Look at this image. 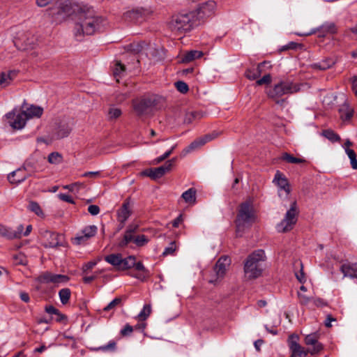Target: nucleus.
<instances>
[{
    "label": "nucleus",
    "instance_id": "obj_56",
    "mask_svg": "<svg viewBox=\"0 0 357 357\" xmlns=\"http://www.w3.org/2000/svg\"><path fill=\"white\" fill-rule=\"evenodd\" d=\"M198 116V114L195 112H188L185 114V118H184V123L189 124L191 123L194 119L197 118Z\"/></svg>",
    "mask_w": 357,
    "mask_h": 357
},
{
    "label": "nucleus",
    "instance_id": "obj_57",
    "mask_svg": "<svg viewBox=\"0 0 357 357\" xmlns=\"http://www.w3.org/2000/svg\"><path fill=\"white\" fill-rule=\"evenodd\" d=\"M176 147V145L175 146H173L170 150H169L168 151L165 152L162 155L157 158L155 159L154 162L155 164H158L161 162H162L163 160H165L166 158H167L168 157H169V155L172 153L174 149H175Z\"/></svg>",
    "mask_w": 357,
    "mask_h": 357
},
{
    "label": "nucleus",
    "instance_id": "obj_48",
    "mask_svg": "<svg viewBox=\"0 0 357 357\" xmlns=\"http://www.w3.org/2000/svg\"><path fill=\"white\" fill-rule=\"evenodd\" d=\"M128 50L131 52L137 54L143 50V44L138 43H131L129 45H128Z\"/></svg>",
    "mask_w": 357,
    "mask_h": 357
},
{
    "label": "nucleus",
    "instance_id": "obj_27",
    "mask_svg": "<svg viewBox=\"0 0 357 357\" xmlns=\"http://www.w3.org/2000/svg\"><path fill=\"white\" fill-rule=\"evenodd\" d=\"M339 114L342 121H349L353 116L354 109L347 104H344L339 109Z\"/></svg>",
    "mask_w": 357,
    "mask_h": 357
},
{
    "label": "nucleus",
    "instance_id": "obj_58",
    "mask_svg": "<svg viewBox=\"0 0 357 357\" xmlns=\"http://www.w3.org/2000/svg\"><path fill=\"white\" fill-rule=\"evenodd\" d=\"M302 45L295 43V42H289L287 45H284L281 47L282 51H285L288 50H296L298 47H301Z\"/></svg>",
    "mask_w": 357,
    "mask_h": 357
},
{
    "label": "nucleus",
    "instance_id": "obj_49",
    "mask_svg": "<svg viewBox=\"0 0 357 357\" xmlns=\"http://www.w3.org/2000/svg\"><path fill=\"white\" fill-rule=\"evenodd\" d=\"M175 86L176 89L182 93H186L189 90L188 84L183 81L176 82L175 83Z\"/></svg>",
    "mask_w": 357,
    "mask_h": 357
},
{
    "label": "nucleus",
    "instance_id": "obj_34",
    "mask_svg": "<svg viewBox=\"0 0 357 357\" xmlns=\"http://www.w3.org/2000/svg\"><path fill=\"white\" fill-rule=\"evenodd\" d=\"M70 296H71V291L68 288L61 289L59 291V296L61 303L63 305H66L68 303Z\"/></svg>",
    "mask_w": 357,
    "mask_h": 357
},
{
    "label": "nucleus",
    "instance_id": "obj_33",
    "mask_svg": "<svg viewBox=\"0 0 357 357\" xmlns=\"http://www.w3.org/2000/svg\"><path fill=\"white\" fill-rule=\"evenodd\" d=\"M135 256H129L125 259H122V264L120 267V271H125L127 269H130L135 265Z\"/></svg>",
    "mask_w": 357,
    "mask_h": 357
},
{
    "label": "nucleus",
    "instance_id": "obj_24",
    "mask_svg": "<svg viewBox=\"0 0 357 357\" xmlns=\"http://www.w3.org/2000/svg\"><path fill=\"white\" fill-rule=\"evenodd\" d=\"M17 73L15 71L3 72L0 73V87L5 88L10 85Z\"/></svg>",
    "mask_w": 357,
    "mask_h": 357
},
{
    "label": "nucleus",
    "instance_id": "obj_59",
    "mask_svg": "<svg viewBox=\"0 0 357 357\" xmlns=\"http://www.w3.org/2000/svg\"><path fill=\"white\" fill-rule=\"evenodd\" d=\"M272 77L270 74L265 75L262 78L258 79L256 82V84L259 86L263 85V84H268L271 82Z\"/></svg>",
    "mask_w": 357,
    "mask_h": 357
},
{
    "label": "nucleus",
    "instance_id": "obj_41",
    "mask_svg": "<svg viewBox=\"0 0 357 357\" xmlns=\"http://www.w3.org/2000/svg\"><path fill=\"white\" fill-rule=\"evenodd\" d=\"M28 208L35 213L38 216H43V210L37 202L31 201L29 204Z\"/></svg>",
    "mask_w": 357,
    "mask_h": 357
},
{
    "label": "nucleus",
    "instance_id": "obj_32",
    "mask_svg": "<svg viewBox=\"0 0 357 357\" xmlns=\"http://www.w3.org/2000/svg\"><path fill=\"white\" fill-rule=\"evenodd\" d=\"M281 159L291 164H301L306 162V160L304 158L294 157L293 155L286 152L282 153Z\"/></svg>",
    "mask_w": 357,
    "mask_h": 357
},
{
    "label": "nucleus",
    "instance_id": "obj_52",
    "mask_svg": "<svg viewBox=\"0 0 357 357\" xmlns=\"http://www.w3.org/2000/svg\"><path fill=\"white\" fill-rule=\"evenodd\" d=\"M115 349H116V342L114 341H110L107 345L100 347L97 349H94L95 351L101 350L103 351H114Z\"/></svg>",
    "mask_w": 357,
    "mask_h": 357
},
{
    "label": "nucleus",
    "instance_id": "obj_51",
    "mask_svg": "<svg viewBox=\"0 0 357 357\" xmlns=\"http://www.w3.org/2000/svg\"><path fill=\"white\" fill-rule=\"evenodd\" d=\"M121 115V110L119 108H110L108 112V116L110 119H116Z\"/></svg>",
    "mask_w": 357,
    "mask_h": 357
},
{
    "label": "nucleus",
    "instance_id": "obj_22",
    "mask_svg": "<svg viewBox=\"0 0 357 357\" xmlns=\"http://www.w3.org/2000/svg\"><path fill=\"white\" fill-rule=\"evenodd\" d=\"M273 182H275L277 185L280 190H283L286 195H289L291 192V188L287 178L279 171L275 175Z\"/></svg>",
    "mask_w": 357,
    "mask_h": 357
},
{
    "label": "nucleus",
    "instance_id": "obj_40",
    "mask_svg": "<svg viewBox=\"0 0 357 357\" xmlns=\"http://www.w3.org/2000/svg\"><path fill=\"white\" fill-rule=\"evenodd\" d=\"M97 232V227L95 225H90L84 227L82 233L88 239L94 236Z\"/></svg>",
    "mask_w": 357,
    "mask_h": 357
},
{
    "label": "nucleus",
    "instance_id": "obj_25",
    "mask_svg": "<svg viewBox=\"0 0 357 357\" xmlns=\"http://www.w3.org/2000/svg\"><path fill=\"white\" fill-rule=\"evenodd\" d=\"M23 112L26 114L27 119L33 117H40L43 114V109L42 107L35 105H31L29 107L25 108L23 105Z\"/></svg>",
    "mask_w": 357,
    "mask_h": 357
},
{
    "label": "nucleus",
    "instance_id": "obj_12",
    "mask_svg": "<svg viewBox=\"0 0 357 357\" xmlns=\"http://www.w3.org/2000/svg\"><path fill=\"white\" fill-rule=\"evenodd\" d=\"M176 158H172L166 162L164 165L156 168H149L141 172V175L149 176L151 178L155 180L161 178L165 174L171 170Z\"/></svg>",
    "mask_w": 357,
    "mask_h": 357
},
{
    "label": "nucleus",
    "instance_id": "obj_31",
    "mask_svg": "<svg viewBox=\"0 0 357 357\" xmlns=\"http://www.w3.org/2000/svg\"><path fill=\"white\" fill-rule=\"evenodd\" d=\"M196 190L192 188L185 191L182 194L181 197L186 203L189 204H195L196 203Z\"/></svg>",
    "mask_w": 357,
    "mask_h": 357
},
{
    "label": "nucleus",
    "instance_id": "obj_5",
    "mask_svg": "<svg viewBox=\"0 0 357 357\" xmlns=\"http://www.w3.org/2000/svg\"><path fill=\"white\" fill-rule=\"evenodd\" d=\"M266 260V255L263 250H257L247 257L244 263L245 277L253 280L260 277L263 272L261 263Z\"/></svg>",
    "mask_w": 357,
    "mask_h": 357
},
{
    "label": "nucleus",
    "instance_id": "obj_4",
    "mask_svg": "<svg viewBox=\"0 0 357 357\" xmlns=\"http://www.w3.org/2000/svg\"><path fill=\"white\" fill-rule=\"evenodd\" d=\"M256 219L252 202L250 199L246 200L239 206L236 224V232L238 236H241L246 228H248L255 222Z\"/></svg>",
    "mask_w": 357,
    "mask_h": 357
},
{
    "label": "nucleus",
    "instance_id": "obj_18",
    "mask_svg": "<svg viewBox=\"0 0 357 357\" xmlns=\"http://www.w3.org/2000/svg\"><path fill=\"white\" fill-rule=\"evenodd\" d=\"M318 336L316 333L307 335L305 338V342L307 345L313 346L312 349H308L312 355L318 354L323 349V346L318 342Z\"/></svg>",
    "mask_w": 357,
    "mask_h": 357
},
{
    "label": "nucleus",
    "instance_id": "obj_14",
    "mask_svg": "<svg viewBox=\"0 0 357 357\" xmlns=\"http://www.w3.org/2000/svg\"><path fill=\"white\" fill-rule=\"evenodd\" d=\"M37 280L40 283H54L56 284L61 283H67L69 280V277L66 275L54 274L50 272H45L37 278Z\"/></svg>",
    "mask_w": 357,
    "mask_h": 357
},
{
    "label": "nucleus",
    "instance_id": "obj_54",
    "mask_svg": "<svg viewBox=\"0 0 357 357\" xmlns=\"http://www.w3.org/2000/svg\"><path fill=\"white\" fill-rule=\"evenodd\" d=\"M297 263L298 266H300L301 270L299 272L295 273L296 277L301 283H304L305 282V278L303 270V264L301 261H298Z\"/></svg>",
    "mask_w": 357,
    "mask_h": 357
},
{
    "label": "nucleus",
    "instance_id": "obj_43",
    "mask_svg": "<svg viewBox=\"0 0 357 357\" xmlns=\"http://www.w3.org/2000/svg\"><path fill=\"white\" fill-rule=\"evenodd\" d=\"M319 30L324 33H333L336 31V26L333 22H326L320 26Z\"/></svg>",
    "mask_w": 357,
    "mask_h": 357
},
{
    "label": "nucleus",
    "instance_id": "obj_21",
    "mask_svg": "<svg viewBox=\"0 0 357 357\" xmlns=\"http://www.w3.org/2000/svg\"><path fill=\"white\" fill-rule=\"evenodd\" d=\"M146 12L143 9H132L123 14V17L126 20L133 22H141L144 19Z\"/></svg>",
    "mask_w": 357,
    "mask_h": 357
},
{
    "label": "nucleus",
    "instance_id": "obj_11",
    "mask_svg": "<svg viewBox=\"0 0 357 357\" xmlns=\"http://www.w3.org/2000/svg\"><path fill=\"white\" fill-rule=\"evenodd\" d=\"M298 211L296 202L291 203L290 208L287 211L284 219L277 225L279 232L285 233L291 231L297 222Z\"/></svg>",
    "mask_w": 357,
    "mask_h": 357
},
{
    "label": "nucleus",
    "instance_id": "obj_8",
    "mask_svg": "<svg viewBox=\"0 0 357 357\" xmlns=\"http://www.w3.org/2000/svg\"><path fill=\"white\" fill-rule=\"evenodd\" d=\"M13 42L15 46L22 51L33 50L38 45L37 37L29 31L18 32Z\"/></svg>",
    "mask_w": 357,
    "mask_h": 357
},
{
    "label": "nucleus",
    "instance_id": "obj_47",
    "mask_svg": "<svg viewBox=\"0 0 357 357\" xmlns=\"http://www.w3.org/2000/svg\"><path fill=\"white\" fill-rule=\"evenodd\" d=\"M121 304V298H116L103 308L105 312L110 311Z\"/></svg>",
    "mask_w": 357,
    "mask_h": 357
},
{
    "label": "nucleus",
    "instance_id": "obj_19",
    "mask_svg": "<svg viewBox=\"0 0 357 357\" xmlns=\"http://www.w3.org/2000/svg\"><path fill=\"white\" fill-rule=\"evenodd\" d=\"M71 130H72V126H71L70 123L66 120H62L59 123V124L57 125V127L56 128V131H55L56 138V139H62V138L66 137L70 133Z\"/></svg>",
    "mask_w": 357,
    "mask_h": 357
},
{
    "label": "nucleus",
    "instance_id": "obj_1",
    "mask_svg": "<svg viewBox=\"0 0 357 357\" xmlns=\"http://www.w3.org/2000/svg\"><path fill=\"white\" fill-rule=\"evenodd\" d=\"M75 20L74 33L78 40H81L84 35L91 36L100 31L107 24L105 19L87 7L77 10Z\"/></svg>",
    "mask_w": 357,
    "mask_h": 357
},
{
    "label": "nucleus",
    "instance_id": "obj_63",
    "mask_svg": "<svg viewBox=\"0 0 357 357\" xmlns=\"http://www.w3.org/2000/svg\"><path fill=\"white\" fill-rule=\"evenodd\" d=\"M312 302L314 305L317 307H323L328 305L327 302L321 298H312Z\"/></svg>",
    "mask_w": 357,
    "mask_h": 357
},
{
    "label": "nucleus",
    "instance_id": "obj_60",
    "mask_svg": "<svg viewBox=\"0 0 357 357\" xmlns=\"http://www.w3.org/2000/svg\"><path fill=\"white\" fill-rule=\"evenodd\" d=\"M245 75L248 79H249L250 80H254V79H256L257 78H258V76H257V73H255L254 68L247 69L245 73Z\"/></svg>",
    "mask_w": 357,
    "mask_h": 357
},
{
    "label": "nucleus",
    "instance_id": "obj_6",
    "mask_svg": "<svg viewBox=\"0 0 357 357\" xmlns=\"http://www.w3.org/2000/svg\"><path fill=\"white\" fill-rule=\"evenodd\" d=\"M162 98L155 94L144 96L140 98L132 100L134 112L139 116L145 114L147 110L155 107L160 102Z\"/></svg>",
    "mask_w": 357,
    "mask_h": 357
},
{
    "label": "nucleus",
    "instance_id": "obj_20",
    "mask_svg": "<svg viewBox=\"0 0 357 357\" xmlns=\"http://www.w3.org/2000/svg\"><path fill=\"white\" fill-rule=\"evenodd\" d=\"M139 226L135 224H130L127 227L123 238L119 243V246L123 248L126 246L130 242L132 241V238L135 236L134 234L138 231Z\"/></svg>",
    "mask_w": 357,
    "mask_h": 357
},
{
    "label": "nucleus",
    "instance_id": "obj_44",
    "mask_svg": "<svg viewBox=\"0 0 357 357\" xmlns=\"http://www.w3.org/2000/svg\"><path fill=\"white\" fill-rule=\"evenodd\" d=\"M134 267L135 268L136 270L143 272V274L140 273V274L136 275L135 277L137 278L142 280L146 276L147 270L146 269V268L144 267V266L143 265V264L141 261H139V262L135 261V265L134 266Z\"/></svg>",
    "mask_w": 357,
    "mask_h": 357
},
{
    "label": "nucleus",
    "instance_id": "obj_45",
    "mask_svg": "<svg viewBox=\"0 0 357 357\" xmlns=\"http://www.w3.org/2000/svg\"><path fill=\"white\" fill-rule=\"evenodd\" d=\"M0 236L8 240H12L11 228L0 224Z\"/></svg>",
    "mask_w": 357,
    "mask_h": 357
},
{
    "label": "nucleus",
    "instance_id": "obj_30",
    "mask_svg": "<svg viewBox=\"0 0 357 357\" xmlns=\"http://www.w3.org/2000/svg\"><path fill=\"white\" fill-rule=\"evenodd\" d=\"M203 56L202 52L197 50H191L185 53L181 58V62L189 63L196 59L201 58Z\"/></svg>",
    "mask_w": 357,
    "mask_h": 357
},
{
    "label": "nucleus",
    "instance_id": "obj_23",
    "mask_svg": "<svg viewBox=\"0 0 357 357\" xmlns=\"http://www.w3.org/2000/svg\"><path fill=\"white\" fill-rule=\"evenodd\" d=\"M26 178V174L24 169H17L13 171L8 176V179L10 183L18 184Z\"/></svg>",
    "mask_w": 357,
    "mask_h": 357
},
{
    "label": "nucleus",
    "instance_id": "obj_36",
    "mask_svg": "<svg viewBox=\"0 0 357 357\" xmlns=\"http://www.w3.org/2000/svg\"><path fill=\"white\" fill-rule=\"evenodd\" d=\"M47 160L51 164L58 165L62 162L63 156L59 152H52L48 155Z\"/></svg>",
    "mask_w": 357,
    "mask_h": 357
},
{
    "label": "nucleus",
    "instance_id": "obj_46",
    "mask_svg": "<svg viewBox=\"0 0 357 357\" xmlns=\"http://www.w3.org/2000/svg\"><path fill=\"white\" fill-rule=\"evenodd\" d=\"M126 70V66L120 61H117L114 70V75L116 77H121Z\"/></svg>",
    "mask_w": 357,
    "mask_h": 357
},
{
    "label": "nucleus",
    "instance_id": "obj_55",
    "mask_svg": "<svg viewBox=\"0 0 357 357\" xmlns=\"http://www.w3.org/2000/svg\"><path fill=\"white\" fill-rule=\"evenodd\" d=\"M218 137V132H213L211 133L206 134L201 137L200 139L203 142V145H204L208 142H210Z\"/></svg>",
    "mask_w": 357,
    "mask_h": 357
},
{
    "label": "nucleus",
    "instance_id": "obj_39",
    "mask_svg": "<svg viewBox=\"0 0 357 357\" xmlns=\"http://www.w3.org/2000/svg\"><path fill=\"white\" fill-rule=\"evenodd\" d=\"M149 239L145 235H138L133 236L131 242H134V243L138 247H142L145 245Z\"/></svg>",
    "mask_w": 357,
    "mask_h": 357
},
{
    "label": "nucleus",
    "instance_id": "obj_16",
    "mask_svg": "<svg viewBox=\"0 0 357 357\" xmlns=\"http://www.w3.org/2000/svg\"><path fill=\"white\" fill-rule=\"evenodd\" d=\"M6 116L8 119H13V121H10V125L14 129H22L28 120L26 114L23 111L16 114L15 109L6 114Z\"/></svg>",
    "mask_w": 357,
    "mask_h": 357
},
{
    "label": "nucleus",
    "instance_id": "obj_17",
    "mask_svg": "<svg viewBox=\"0 0 357 357\" xmlns=\"http://www.w3.org/2000/svg\"><path fill=\"white\" fill-rule=\"evenodd\" d=\"M132 214V204L130 198H127L121 207L117 211L118 221L122 224V227Z\"/></svg>",
    "mask_w": 357,
    "mask_h": 357
},
{
    "label": "nucleus",
    "instance_id": "obj_38",
    "mask_svg": "<svg viewBox=\"0 0 357 357\" xmlns=\"http://www.w3.org/2000/svg\"><path fill=\"white\" fill-rule=\"evenodd\" d=\"M345 152L348 155L349 158L350 159L351 167L354 169H357V159L355 151L349 148H346Z\"/></svg>",
    "mask_w": 357,
    "mask_h": 357
},
{
    "label": "nucleus",
    "instance_id": "obj_3",
    "mask_svg": "<svg viewBox=\"0 0 357 357\" xmlns=\"http://www.w3.org/2000/svg\"><path fill=\"white\" fill-rule=\"evenodd\" d=\"M198 26L190 11L184 10L173 15L168 22L169 29L176 34H183Z\"/></svg>",
    "mask_w": 357,
    "mask_h": 357
},
{
    "label": "nucleus",
    "instance_id": "obj_9",
    "mask_svg": "<svg viewBox=\"0 0 357 357\" xmlns=\"http://www.w3.org/2000/svg\"><path fill=\"white\" fill-rule=\"evenodd\" d=\"M231 264V259L227 256L221 257L216 262L208 279V282L218 284L225 276Z\"/></svg>",
    "mask_w": 357,
    "mask_h": 357
},
{
    "label": "nucleus",
    "instance_id": "obj_15",
    "mask_svg": "<svg viewBox=\"0 0 357 357\" xmlns=\"http://www.w3.org/2000/svg\"><path fill=\"white\" fill-rule=\"evenodd\" d=\"M298 335L296 334H291L289 336L288 343L291 352V357H305L309 353L308 350L305 351L298 343Z\"/></svg>",
    "mask_w": 357,
    "mask_h": 357
},
{
    "label": "nucleus",
    "instance_id": "obj_10",
    "mask_svg": "<svg viewBox=\"0 0 357 357\" xmlns=\"http://www.w3.org/2000/svg\"><path fill=\"white\" fill-rule=\"evenodd\" d=\"M79 8L78 6L74 8L69 0H56L52 8V14L56 20L61 21L74 13L76 14Z\"/></svg>",
    "mask_w": 357,
    "mask_h": 357
},
{
    "label": "nucleus",
    "instance_id": "obj_62",
    "mask_svg": "<svg viewBox=\"0 0 357 357\" xmlns=\"http://www.w3.org/2000/svg\"><path fill=\"white\" fill-rule=\"evenodd\" d=\"M133 331V328L129 324H126L123 328L121 331V335L122 336L130 335Z\"/></svg>",
    "mask_w": 357,
    "mask_h": 357
},
{
    "label": "nucleus",
    "instance_id": "obj_29",
    "mask_svg": "<svg viewBox=\"0 0 357 357\" xmlns=\"http://www.w3.org/2000/svg\"><path fill=\"white\" fill-rule=\"evenodd\" d=\"M335 63V61L333 59L327 58L321 62L312 64V68L317 70H326L331 68Z\"/></svg>",
    "mask_w": 357,
    "mask_h": 357
},
{
    "label": "nucleus",
    "instance_id": "obj_2",
    "mask_svg": "<svg viewBox=\"0 0 357 357\" xmlns=\"http://www.w3.org/2000/svg\"><path fill=\"white\" fill-rule=\"evenodd\" d=\"M301 89L300 84L290 80H280L266 89L268 98L271 99L279 106L284 107L287 103V98H282L284 95L294 94Z\"/></svg>",
    "mask_w": 357,
    "mask_h": 357
},
{
    "label": "nucleus",
    "instance_id": "obj_64",
    "mask_svg": "<svg viewBox=\"0 0 357 357\" xmlns=\"http://www.w3.org/2000/svg\"><path fill=\"white\" fill-rule=\"evenodd\" d=\"M87 240H88V238L86 237H85V236L82 234V235L75 236L73 239V243H75L76 245H80Z\"/></svg>",
    "mask_w": 357,
    "mask_h": 357
},
{
    "label": "nucleus",
    "instance_id": "obj_61",
    "mask_svg": "<svg viewBox=\"0 0 357 357\" xmlns=\"http://www.w3.org/2000/svg\"><path fill=\"white\" fill-rule=\"evenodd\" d=\"M298 296L299 298L300 303L303 305L308 304L310 301H312V298L306 296L304 294H301L300 292H298Z\"/></svg>",
    "mask_w": 357,
    "mask_h": 357
},
{
    "label": "nucleus",
    "instance_id": "obj_53",
    "mask_svg": "<svg viewBox=\"0 0 357 357\" xmlns=\"http://www.w3.org/2000/svg\"><path fill=\"white\" fill-rule=\"evenodd\" d=\"M24 227L22 225H20L16 230L11 229L12 240L15 238H20L22 236Z\"/></svg>",
    "mask_w": 357,
    "mask_h": 357
},
{
    "label": "nucleus",
    "instance_id": "obj_13",
    "mask_svg": "<svg viewBox=\"0 0 357 357\" xmlns=\"http://www.w3.org/2000/svg\"><path fill=\"white\" fill-rule=\"evenodd\" d=\"M43 245L45 248H57L64 245V237L62 234L50 231H45L43 233Z\"/></svg>",
    "mask_w": 357,
    "mask_h": 357
},
{
    "label": "nucleus",
    "instance_id": "obj_42",
    "mask_svg": "<svg viewBox=\"0 0 357 357\" xmlns=\"http://www.w3.org/2000/svg\"><path fill=\"white\" fill-rule=\"evenodd\" d=\"M203 146V142L201 141L200 138H198L193 141L188 147H186L183 151L185 153H188L192 151H194L200 146Z\"/></svg>",
    "mask_w": 357,
    "mask_h": 357
},
{
    "label": "nucleus",
    "instance_id": "obj_37",
    "mask_svg": "<svg viewBox=\"0 0 357 357\" xmlns=\"http://www.w3.org/2000/svg\"><path fill=\"white\" fill-rule=\"evenodd\" d=\"M151 313V305L150 304L145 305L142 310L139 313L137 318L139 321H145Z\"/></svg>",
    "mask_w": 357,
    "mask_h": 357
},
{
    "label": "nucleus",
    "instance_id": "obj_35",
    "mask_svg": "<svg viewBox=\"0 0 357 357\" xmlns=\"http://www.w3.org/2000/svg\"><path fill=\"white\" fill-rule=\"evenodd\" d=\"M322 135L332 142H336L340 140V137L333 130L330 129L323 130Z\"/></svg>",
    "mask_w": 357,
    "mask_h": 357
},
{
    "label": "nucleus",
    "instance_id": "obj_7",
    "mask_svg": "<svg viewBox=\"0 0 357 357\" xmlns=\"http://www.w3.org/2000/svg\"><path fill=\"white\" fill-rule=\"evenodd\" d=\"M216 8V2L213 0H208L199 3L195 9L191 10V13H192L196 22L199 26L207 18L213 16L215 13Z\"/></svg>",
    "mask_w": 357,
    "mask_h": 357
},
{
    "label": "nucleus",
    "instance_id": "obj_28",
    "mask_svg": "<svg viewBox=\"0 0 357 357\" xmlns=\"http://www.w3.org/2000/svg\"><path fill=\"white\" fill-rule=\"evenodd\" d=\"M105 260L114 266L117 270L120 271L122 264V257L120 254H112L106 256Z\"/></svg>",
    "mask_w": 357,
    "mask_h": 357
},
{
    "label": "nucleus",
    "instance_id": "obj_50",
    "mask_svg": "<svg viewBox=\"0 0 357 357\" xmlns=\"http://www.w3.org/2000/svg\"><path fill=\"white\" fill-rule=\"evenodd\" d=\"M176 245L175 241H172L169 243V245L165 249L162 255L164 256L172 255L176 250Z\"/></svg>",
    "mask_w": 357,
    "mask_h": 357
},
{
    "label": "nucleus",
    "instance_id": "obj_26",
    "mask_svg": "<svg viewBox=\"0 0 357 357\" xmlns=\"http://www.w3.org/2000/svg\"><path fill=\"white\" fill-rule=\"evenodd\" d=\"M341 272L343 273L344 277L356 278H357V267L356 264H343L340 268Z\"/></svg>",
    "mask_w": 357,
    "mask_h": 357
}]
</instances>
